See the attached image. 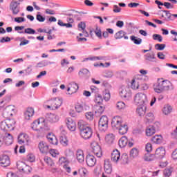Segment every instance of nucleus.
I'll list each match as a JSON object with an SVG mask.
<instances>
[{"instance_id":"7c9ffc66","label":"nucleus","mask_w":177,"mask_h":177,"mask_svg":"<svg viewBox=\"0 0 177 177\" xmlns=\"http://www.w3.org/2000/svg\"><path fill=\"white\" fill-rule=\"evenodd\" d=\"M121 164H122V165H125L127 164H128V161H129V159H128V154L127 153H123L121 156V158H120V160H119Z\"/></svg>"},{"instance_id":"c85d7f7f","label":"nucleus","mask_w":177,"mask_h":177,"mask_svg":"<svg viewBox=\"0 0 177 177\" xmlns=\"http://www.w3.org/2000/svg\"><path fill=\"white\" fill-rule=\"evenodd\" d=\"M151 142H153V143H156V145H160V143H162V136H158L156 135L155 136H153L151 139Z\"/></svg>"},{"instance_id":"2eb2a0df","label":"nucleus","mask_w":177,"mask_h":177,"mask_svg":"<svg viewBox=\"0 0 177 177\" xmlns=\"http://www.w3.org/2000/svg\"><path fill=\"white\" fill-rule=\"evenodd\" d=\"M120 157L121 153H120V151L118 149H115L111 153V161H113V162H115V164H118V161H120Z\"/></svg>"},{"instance_id":"69168bd1","label":"nucleus","mask_w":177,"mask_h":177,"mask_svg":"<svg viewBox=\"0 0 177 177\" xmlns=\"http://www.w3.org/2000/svg\"><path fill=\"white\" fill-rule=\"evenodd\" d=\"M145 150L147 153H150L153 150V146L150 143H147L145 146Z\"/></svg>"},{"instance_id":"6e6552de","label":"nucleus","mask_w":177,"mask_h":177,"mask_svg":"<svg viewBox=\"0 0 177 177\" xmlns=\"http://www.w3.org/2000/svg\"><path fill=\"white\" fill-rule=\"evenodd\" d=\"M75 109L77 111V113H82V111H88L91 109L89 105L86 104V102H81V103H77Z\"/></svg>"},{"instance_id":"20e7f679","label":"nucleus","mask_w":177,"mask_h":177,"mask_svg":"<svg viewBox=\"0 0 177 177\" xmlns=\"http://www.w3.org/2000/svg\"><path fill=\"white\" fill-rule=\"evenodd\" d=\"M16 125L15 119H6L0 123V129L1 131H13Z\"/></svg>"},{"instance_id":"5fc2aeb1","label":"nucleus","mask_w":177,"mask_h":177,"mask_svg":"<svg viewBox=\"0 0 177 177\" xmlns=\"http://www.w3.org/2000/svg\"><path fill=\"white\" fill-rule=\"evenodd\" d=\"M165 46H167L165 44H157L155 45V49H156V50H164V49H165Z\"/></svg>"},{"instance_id":"6e6d98bb","label":"nucleus","mask_w":177,"mask_h":177,"mask_svg":"<svg viewBox=\"0 0 177 177\" xmlns=\"http://www.w3.org/2000/svg\"><path fill=\"white\" fill-rule=\"evenodd\" d=\"M116 107L118 110H122V109H125V103L124 102H118Z\"/></svg>"},{"instance_id":"13d9d810","label":"nucleus","mask_w":177,"mask_h":177,"mask_svg":"<svg viewBox=\"0 0 177 177\" xmlns=\"http://www.w3.org/2000/svg\"><path fill=\"white\" fill-rule=\"evenodd\" d=\"M162 12H164V13H166L167 20H174L175 18H174V16H172V15L174 14L169 13V11L168 10H162Z\"/></svg>"},{"instance_id":"052dcab7","label":"nucleus","mask_w":177,"mask_h":177,"mask_svg":"<svg viewBox=\"0 0 177 177\" xmlns=\"http://www.w3.org/2000/svg\"><path fill=\"white\" fill-rule=\"evenodd\" d=\"M113 75L114 74L113 73V71H106L104 73V77H105L106 78H111V77H113Z\"/></svg>"},{"instance_id":"f257e3e1","label":"nucleus","mask_w":177,"mask_h":177,"mask_svg":"<svg viewBox=\"0 0 177 177\" xmlns=\"http://www.w3.org/2000/svg\"><path fill=\"white\" fill-rule=\"evenodd\" d=\"M77 127L80 132V136L84 140H88V139H91L92 138V135H93V131L92 128L88 127L85 124L84 120H80L77 123Z\"/></svg>"},{"instance_id":"f3484780","label":"nucleus","mask_w":177,"mask_h":177,"mask_svg":"<svg viewBox=\"0 0 177 177\" xmlns=\"http://www.w3.org/2000/svg\"><path fill=\"white\" fill-rule=\"evenodd\" d=\"M154 156L156 158H159L160 160L164 158L165 157V148L161 147L156 149Z\"/></svg>"},{"instance_id":"49530a36","label":"nucleus","mask_w":177,"mask_h":177,"mask_svg":"<svg viewBox=\"0 0 177 177\" xmlns=\"http://www.w3.org/2000/svg\"><path fill=\"white\" fill-rule=\"evenodd\" d=\"M139 82L133 80L131 85V88L134 90L139 89Z\"/></svg>"},{"instance_id":"f8f14e48","label":"nucleus","mask_w":177,"mask_h":177,"mask_svg":"<svg viewBox=\"0 0 177 177\" xmlns=\"http://www.w3.org/2000/svg\"><path fill=\"white\" fill-rule=\"evenodd\" d=\"M104 169L105 174L110 175L111 172H113V165H111V162L110 159H105L104 160Z\"/></svg>"},{"instance_id":"dca6fc26","label":"nucleus","mask_w":177,"mask_h":177,"mask_svg":"<svg viewBox=\"0 0 177 177\" xmlns=\"http://www.w3.org/2000/svg\"><path fill=\"white\" fill-rule=\"evenodd\" d=\"M66 126L67 128L69 129V131H71L72 132H74L77 128V124H75V122L71 119V118H68L66 120Z\"/></svg>"},{"instance_id":"864d4df0","label":"nucleus","mask_w":177,"mask_h":177,"mask_svg":"<svg viewBox=\"0 0 177 177\" xmlns=\"http://www.w3.org/2000/svg\"><path fill=\"white\" fill-rule=\"evenodd\" d=\"M20 173H14L13 171H9L7 173L6 177H20Z\"/></svg>"},{"instance_id":"4c0bfd02","label":"nucleus","mask_w":177,"mask_h":177,"mask_svg":"<svg viewBox=\"0 0 177 177\" xmlns=\"http://www.w3.org/2000/svg\"><path fill=\"white\" fill-rule=\"evenodd\" d=\"M23 135H24L23 143H24V145H26V146H28L30 143H31V140L30 139V136H28L27 133H24Z\"/></svg>"},{"instance_id":"9b49d317","label":"nucleus","mask_w":177,"mask_h":177,"mask_svg":"<svg viewBox=\"0 0 177 177\" xmlns=\"http://www.w3.org/2000/svg\"><path fill=\"white\" fill-rule=\"evenodd\" d=\"M79 88L80 87L77 83L74 82L69 83L67 88V95H73V93H76Z\"/></svg>"},{"instance_id":"c756f323","label":"nucleus","mask_w":177,"mask_h":177,"mask_svg":"<svg viewBox=\"0 0 177 177\" xmlns=\"http://www.w3.org/2000/svg\"><path fill=\"white\" fill-rule=\"evenodd\" d=\"M156 133V129H154V126H149L146 129V135L147 136H151Z\"/></svg>"},{"instance_id":"a211bd4d","label":"nucleus","mask_w":177,"mask_h":177,"mask_svg":"<svg viewBox=\"0 0 177 177\" xmlns=\"http://www.w3.org/2000/svg\"><path fill=\"white\" fill-rule=\"evenodd\" d=\"M39 149L43 154H46V153H49V145L46 142L41 141L39 143Z\"/></svg>"},{"instance_id":"ddd939ff","label":"nucleus","mask_w":177,"mask_h":177,"mask_svg":"<svg viewBox=\"0 0 177 177\" xmlns=\"http://www.w3.org/2000/svg\"><path fill=\"white\" fill-rule=\"evenodd\" d=\"M92 149H93V153L96 156V157H98V158H100L102 156H103V153L102 152V148L100 147V145L97 143H94L92 145Z\"/></svg>"},{"instance_id":"ea45409f","label":"nucleus","mask_w":177,"mask_h":177,"mask_svg":"<svg viewBox=\"0 0 177 177\" xmlns=\"http://www.w3.org/2000/svg\"><path fill=\"white\" fill-rule=\"evenodd\" d=\"M48 64H53V62H48L47 60H44L37 64V66L40 68L46 67Z\"/></svg>"},{"instance_id":"f03ea898","label":"nucleus","mask_w":177,"mask_h":177,"mask_svg":"<svg viewBox=\"0 0 177 177\" xmlns=\"http://www.w3.org/2000/svg\"><path fill=\"white\" fill-rule=\"evenodd\" d=\"M111 127L113 129H118L120 135H125L128 132V125L122 123V119L120 116L113 118Z\"/></svg>"},{"instance_id":"0e129e2a","label":"nucleus","mask_w":177,"mask_h":177,"mask_svg":"<svg viewBox=\"0 0 177 177\" xmlns=\"http://www.w3.org/2000/svg\"><path fill=\"white\" fill-rule=\"evenodd\" d=\"M25 113L30 115V117H32L34 115V113H35L34 109L33 108H28Z\"/></svg>"},{"instance_id":"6ab92c4d","label":"nucleus","mask_w":177,"mask_h":177,"mask_svg":"<svg viewBox=\"0 0 177 177\" xmlns=\"http://www.w3.org/2000/svg\"><path fill=\"white\" fill-rule=\"evenodd\" d=\"M146 110H147V105H139L136 109V113L139 117H143L146 114Z\"/></svg>"},{"instance_id":"e433bc0d","label":"nucleus","mask_w":177,"mask_h":177,"mask_svg":"<svg viewBox=\"0 0 177 177\" xmlns=\"http://www.w3.org/2000/svg\"><path fill=\"white\" fill-rule=\"evenodd\" d=\"M85 117L88 121H93V118L95 117V114L93 111L86 112L85 113Z\"/></svg>"},{"instance_id":"3c124183","label":"nucleus","mask_w":177,"mask_h":177,"mask_svg":"<svg viewBox=\"0 0 177 177\" xmlns=\"http://www.w3.org/2000/svg\"><path fill=\"white\" fill-rule=\"evenodd\" d=\"M44 161L46 164L50 165V167H53V165H55V162H53V160H52V159L48 156H46L44 158Z\"/></svg>"},{"instance_id":"a19ab883","label":"nucleus","mask_w":177,"mask_h":177,"mask_svg":"<svg viewBox=\"0 0 177 177\" xmlns=\"http://www.w3.org/2000/svg\"><path fill=\"white\" fill-rule=\"evenodd\" d=\"M23 171L24 174H31V171H32V169L29 165H27L26 163H24V168Z\"/></svg>"},{"instance_id":"37998d69","label":"nucleus","mask_w":177,"mask_h":177,"mask_svg":"<svg viewBox=\"0 0 177 177\" xmlns=\"http://www.w3.org/2000/svg\"><path fill=\"white\" fill-rule=\"evenodd\" d=\"M65 156L68 160H71L74 157V153L70 149H66L65 151Z\"/></svg>"},{"instance_id":"7ed1b4c3","label":"nucleus","mask_w":177,"mask_h":177,"mask_svg":"<svg viewBox=\"0 0 177 177\" xmlns=\"http://www.w3.org/2000/svg\"><path fill=\"white\" fill-rule=\"evenodd\" d=\"M169 89H172V83L169 80H163L158 83L156 88H154L156 93H162V92L169 91Z\"/></svg>"},{"instance_id":"423d86ee","label":"nucleus","mask_w":177,"mask_h":177,"mask_svg":"<svg viewBox=\"0 0 177 177\" xmlns=\"http://www.w3.org/2000/svg\"><path fill=\"white\" fill-rule=\"evenodd\" d=\"M135 102L139 106H143V104H146L147 106V96L146 94L138 93L135 96Z\"/></svg>"},{"instance_id":"473e14b6","label":"nucleus","mask_w":177,"mask_h":177,"mask_svg":"<svg viewBox=\"0 0 177 177\" xmlns=\"http://www.w3.org/2000/svg\"><path fill=\"white\" fill-rule=\"evenodd\" d=\"M130 39L135 45H140V44H142V39L134 35L131 36Z\"/></svg>"},{"instance_id":"680f3d73","label":"nucleus","mask_w":177,"mask_h":177,"mask_svg":"<svg viewBox=\"0 0 177 177\" xmlns=\"http://www.w3.org/2000/svg\"><path fill=\"white\" fill-rule=\"evenodd\" d=\"M36 19L37 21H39L40 23H44L45 21V17L41 15V14H37L36 15Z\"/></svg>"},{"instance_id":"4be33fe9","label":"nucleus","mask_w":177,"mask_h":177,"mask_svg":"<svg viewBox=\"0 0 177 177\" xmlns=\"http://www.w3.org/2000/svg\"><path fill=\"white\" fill-rule=\"evenodd\" d=\"M3 140L7 146H10L13 143V136L10 133L6 134Z\"/></svg>"},{"instance_id":"a878e982","label":"nucleus","mask_w":177,"mask_h":177,"mask_svg":"<svg viewBox=\"0 0 177 177\" xmlns=\"http://www.w3.org/2000/svg\"><path fill=\"white\" fill-rule=\"evenodd\" d=\"M115 139V136L113 133L107 134L105 137V142L108 143V145H113L114 143V140Z\"/></svg>"},{"instance_id":"e2e57ef3","label":"nucleus","mask_w":177,"mask_h":177,"mask_svg":"<svg viewBox=\"0 0 177 177\" xmlns=\"http://www.w3.org/2000/svg\"><path fill=\"white\" fill-rule=\"evenodd\" d=\"M77 27L79 28V30L81 31L82 30H85L86 28V25L85 24L84 22H80L78 25Z\"/></svg>"},{"instance_id":"79ce46f5","label":"nucleus","mask_w":177,"mask_h":177,"mask_svg":"<svg viewBox=\"0 0 177 177\" xmlns=\"http://www.w3.org/2000/svg\"><path fill=\"white\" fill-rule=\"evenodd\" d=\"M124 35L125 32H124V30H120L115 34V39H121V38H124Z\"/></svg>"},{"instance_id":"f704fd0d","label":"nucleus","mask_w":177,"mask_h":177,"mask_svg":"<svg viewBox=\"0 0 177 177\" xmlns=\"http://www.w3.org/2000/svg\"><path fill=\"white\" fill-rule=\"evenodd\" d=\"M139 156V150L136 148H133L130 151V157H132V158H135Z\"/></svg>"},{"instance_id":"39448f33","label":"nucleus","mask_w":177,"mask_h":177,"mask_svg":"<svg viewBox=\"0 0 177 177\" xmlns=\"http://www.w3.org/2000/svg\"><path fill=\"white\" fill-rule=\"evenodd\" d=\"M99 131L106 132L109 128V118L106 115H102L98 122Z\"/></svg>"},{"instance_id":"9d476101","label":"nucleus","mask_w":177,"mask_h":177,"mask_svg":"<svg viewBox=\"0 0 177 177\" xmlns=\"http://www.w3.org/2000/svg\"><path fill=\"white\" fill-rule=\"evenodd\" d=\"M15 113V106L12 105H9L6 107V109L3 110V115L4 118H10L12 115H13Z\"/></svg>"},{"instance_id":"72a5a7b5","label":"nucleus","mask_w":177,"mask_h":177,"mask_svg":"<svg viewBox=\"0 0 177 177\" xmlns=\"http://www.w3.org/2000/svg\"><path fill=\"white\" fill-rule=\"evenodd\" d=\"M80 77H89L90 73H89V70L86 68H83L80 70L78 73Z\"/></svg>"},{"instance_id":"0eeeda50","label":"nucleus","mask_w":177,"mask_h":177,"mask_svg":"<svg viewBox=\"0 0 177 177\" xmlns=\"http://www.w3.org/2000/svg\"><path fill=\"white\" fill-rule=\"evenodd\" d=\"M119 93L122 99L129 100L132 97V93L131 92L129 87L122 86L120 88Z\"/></svg>"},{"instance_id":"5701e85b","label":"nucleus","mask_w":177,"mask_h":177,"mask_svg":"<svg viewBox=\"0 0 177 177\" xmlns=\"http://www.w3.org/2000/svg\"><path fill=\"white\" fill-rule=\"evenodd\" d=\"M19 3L17 1H12L10 6V9L12 11L14 15L19 13Z\"/></svg>"},{"instance_id":"cd10ccee","label":"nucleus","mask_w":177,"mask_h":177,"mask_svg":"<svg viewBox=\"0 0 177 177\" xmlns=\"http://www.w3.org/2000/svg\"><path fill=\"white\" fill-rule=\"evenodd\" d=\"M145 60L149 62H156V54L154 52H151L145 55Z\"/></svg>"},{"instance_id":"2f4dec72","label":"nucleus","mask_w":177,"mask_h":177,"mask_svg":"<svg viewBox=\"0 0 177 177\" xmlns=\"http://www.w3.org/2000/svg\"><path fill=\"white\" fill-rule=\"evenodd\" d=\"M40 124L41 121L39 120H35L31 124L32 129H33V131H38L39 129Z\"/></svg>"},{"instance_id":"aec40b11","label":"nucleus","mask_w":177,"mask_h":177,"mask_svg":"<svg viewBox=\"0 0 177 177\" xmlns=\"http://www.w3.org/2000/svg\"><path fill=\"white\" fill-rule=\"evenodd\" d=\"M86 162L88 167H95L96 164V158L93 155H87Z\"/></svg>"},{"instance_id":"bf43d9fd","label":"nucleus","mask_w":177,"mask_h":177,"mask_svg":"<svg viewBox=\"0 0 177 177\" xmlns=\"http://www.w3.org/2000/svg\"><path fill=\"white\" fill-rule=\"evenodd\" d=\"M24 33L34 35V34H35V30H34L31 28H28L24 30Z\"/></svg>"},{"instance_id":"de8ad7c7","label":"nucleus","mask_w":177,"mask_h":177,"mask_svg":"<svg viewBox=\"0 0 177 177\" xmlns=\"http://www.w3.org/2000/svg\"><path fill=\"white\" fill-rule=\"evenodd\" d=\"M154 155H151L149 153H147L144 156L145 161H153L154 160Z\"/></svg>"},{"instance_id":"1a4fd4ad","label":"nucleus","mask_w":177,"mask_h":177,"mask_svg":"<svg viewBox=\"0 0 177 177\" xmlns=\"http://www.w3.org/2000/svg\"><path fill=\"white\" fill-rule=\"evenodd\" d=\"M0 165L1 167H9L10 165V158L9 156L3 153L0 155Z\"/></svg>"},{"instance_id":"603ef678","label":"nucleus","mask_w":177,"mask_h":177,"mask_svg":"<svg viewBox=\"0 0 177 177\" xmlns=\"http://www.w3.org/2000/svg\"><path fill=\"white\" fill-rule=\"evenodd\" d=\"M26 159L29 162H34L35 161V156L33 153H29L27 155Z\"/></svg>"},{"instance_id":"412c9836","label":"nucleus","mask_w":177,"mask_h":177,"mask_svg":"<svg viewBox=\"0 0 177 177\" xmlns=\"http://www.w3.org/2000/svg\"><path fill=\"white\" fill-rule=\"evenodd\" d=\"M76 158L78 162H84L85 161V155L84 154V151L82 149H77L76 151Z\"/></svg>"},{"instance_id":"58836bf2","label":"nucleus","mask_w":177,"mask_h":177,"mask_svg":"<svg viewBox=\"0 0 177 177\" xmlns=\"http://www.w3.org/2000/svg\"><path fill=\"white\" fill-rule=\"evenodd\" d=\"M145 119L147 122H153V121H154V115L153 113L149 112L145 115Z\"/></svg>"},{"instance_id":"a18cd8bd","label":"nucleus","mask_w":177,"mask_h":177,"mask_svg":"<svg viewBox=\"0 0 177 177\" xmlns=\"http://www.w3.org/2000/svg\"><path fill=\"white\" fill-rule=\"evenodd\" d=\"M172 111V106L169 105H166L163 108V113L165 114V115L169 114Z\"/></svg>"},{"instance_id":"4468645a","label":"nucleus","mask_w":177,"mask_h":177,"mask_svg":"<svg viewBox=\"0 0 177 177\" xmlns=\"http://www.w3.org/2000/svg\"><path fill=\"white\" fill-rule=\"evenodd\" d=\"M63 104V100L60 98H54L50 100V104L52 110H57L60 106Z\"/></svg>"},{"instance_id":"393cba45","label":"nucleus","mask_w":177,"mask_h":177,"mask_svg":"<svg viewBox=\"0 0 177 177\" xmlns=\"http://www.w3.org/2000/svg\"><path fill=\"white\" fill-rule=\"evenodd\" d=\"M47 121L49 122H57L59 121V115L55 113H50L48 117L47 118Z\"/></svg>"},{"instance_id":"c9c22d12","label":"nucleus","mask_w":177,"mask_h":177,"mask_svg":"<svg viewBox=\"0 0 177 177\" xmlns=\"http://www.w3.org/2000/svg\"><path fill=\"white\" fill-rule=\"evenodd\" d=\"M17 168L18 169V171H17V172H19V174L22 175V174H23V161L19 160L18 162H17Z\"/></svg>"},{"instance_id":"bb28decb","label":"nucleus","mask_w":177,"mask_h":177,"mask_svg":"<svg viewBox=\"0 0 177 177\" xmlns=\"http://www.w3.org/2000/svg\"><path fill=\"white\" fill-rule=\"evenodd\" d=\"M128 145V138L127 136H122L120 140H119V146L122 149L123 147H125Z\"/></svg>"},{"instance_id":"4d7b16f0","label":"nucleus","mask_w":177,"mask_h":177,"mask_svg":"<svg viewBox=\"0 0 177 177\" xmlns=\"http://www.w3.org/2000/svg\"><path fill=\"white\" fill-rule=\"evenodd\" d=\"M172 174V169H165L163 171L164 176L169 177Z\"/></svg>"},{"instance_id":"774afa93","label":"nucleus","mask_w":177,"mask_h":177,"mask_svg":"<svg viewBox=\"0 0 177 177\" xmlns=\"http://www.w3.org/2000/svg\"><path fill=\"white\" fill-rule=\"evenodd\" d=\"M173 160H177V149H176L171 153Z\"/></svg>"},{"instance_id":"8fccbe9b","label":"nucleus","mask_w":177,"mask_h":177,"mask_svg":"<svg viewBox=\"0 0 177 177\" xmlns=\"http://www.w3.org/2000/svg\"><path fill=\"white\" fill-rule=\"evenodd\" d=\"M152 38L154 41H158L159 42H162V36L158 34H153Z\"/></svg>"},{"instance_id":"b1692460","label":"nucleus","mask_w":177,"mask_h":177,"mask_svg":"<svg viewBox=\"0 0 177 177\" xmlns=\"http://www.w3.org/2000/svg\"><path fill=\"white\" fill-rule=\"evenodd\" d=\"M47 139L49 142V143H50L51 145H57L58 142H57V138H56V136L53 134V133H48L47 135Z\"/></svg>"},{"instance_id":"09e8293b","label":"nucleus","mask_w":177,"mask_h":177,"mask_svg":"<svg viewBox=\"0 0 177 177\" xmlns=\"http://www.w3.org/2000/svg\"><path fill=\"white\" fill-rule=\"evenodd\" d=\"M95 102L97 104H102V102H103V97H102V95L100 94H95Z\"/></svg>"},{"instance_id":"c03bdc74","label":"nucleus","mask_w":177,"mask_h":177,"mask_svg":"<svg viewBox=\"0 0 177 177\" xmlns=\"http://www.w3.org/2000/svg\"><path fill=\"white\" fill-rule=\"evenodd\" d=\"M59 142L62 146H68V140H67V138L66 136H62L60 138Z\"/></svg>"},{"instance_id":"338daca9","label":"nucleus","mask_w":177,"mask_h":177,"mask_svg":"<svg viewBox=\"0 0 177 177\" xmlns=\"http://www.w3.org/2000/svg\"><path fill=\"white\" fill-rule=\"evenodd\" d=\"M60 164H64L66 162H68L70 160H68L66 157H61L59 160Z\"/></svg>"}]
</instances>
